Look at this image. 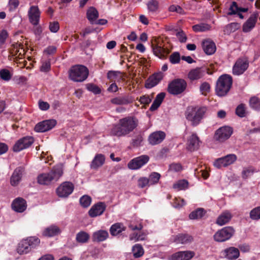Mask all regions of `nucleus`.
Wrapping results in <instances>:
<instances>
[{
  "instance_id": "f257e3e1",
  "label": "nucleus",
  "mask_w": 260,
  "mask_h": 260,
  "mask_svg": "<svg viewBox=\"0 0 260 260\" xmlns=\"http://www.w3.org/2000/svg\"><path fill=\"white\" fill-rule=\"evenodd\" d=\"M139 121L134 116H128L120 119L111 131V135L117 137L125 136L133 132L138 125Z\"/></svg>"
},
{
  "instance_id": "f03ea898",
  "label": "nucleus",
  "mask_w": 260,
  "mask_h": 260,
  "mask_svg": "<svg viewBox=\"0 0 260 260\" xmlns=\"http://www.w3.org/2000/svg\"><path fill=\"white\" fill-rule=\"evenodd\" d=\"M63 167L59 164L53 167L48 173L40 174L37 178L38 182L41 185H49L53 182H56L62 176Z\"/></svg>"
},
{
  "instance_id": "7ed1b4c3",
  "label": "nucleus",
  "mask_w": 260,
  "mask_h": 260,
  "mask_svg": "<svg viewBox=\"0 0 260 260\" xmlns=\"http://www.w3.org/2000/svg\"><path fill=\"white\" fill-rule=\"evenodd\" d=\"M206 109L205 107H190L186 112V119L191 122L192 126L198 125L204 116Z\"/></svg>"
},
{
  "instance_id": "20e7f679",
  "label": "nucleus",
  "mask_w": 260,
  "mask_h": 260,
  "mask_svg": "<svg viewBox=\"0 0 260 260\" xmlns=\"http://www.w3.org/2000/svg\"><path fill=\"white\" fill-rule=\"evenodd\" d=\"M232 78L228 75L221 76L218 79L216 86V92L219 96L225 95L232 85Z\"/></svg>"
},
{
  "instance_id": "39448f33",
  "label": "nucleus",
  "mask_w": 260,
  "mask_h": 260,
  "mask_svg": "<svg viewBox=\"0 0 260 260\" xmlns=\"http://www.w3.org/2000/svg\"><path fill=\"white\" fill-rule=\"evenodd\" d=\"M40 243V239L36 237H28L20 242L17 248V251L20 254L28 253L32 248L38 246Z\"/></svg>"
},
{
  "instance_id": "423d86ee",
  "label": "nucleus",
  "mask_w": 260,
  "mask_h": 260,
  "mask_svg": "<svg viewBox=\"0 0 260 260\" xmlns=\"http://www.w3.org/2000/svg\"><path fill=\"white\" fill-rule=\"evenodd\" d=\"M88 69L82 65H76L72 67L69 71L70 78L75 82H82L88 77Z\"/></svg>"
},
{
  "instance_id": "0eeeda50",
  "label": "nucleus",
  "mask_w": 260,
  "mask_h": 260,
  "mask_svg": "<svg viewBox=\"0 0 260 260\" xmlns=\"http://www.w3.org/2000/svg\"><path fill=\"white\" fill-rule=\"evenodd\" d=\"M235 233V230L233 227L225 226L218 230L214 235L213 239L217 242H223L230 239Z\"/></svg>"
},
{
  "instance_id": "6e6552de",
  "label": "nucleus",
  "mask_w": 260,
  "mask_h": 260,
  "mask_svg": "<svg viewBox=\"0 0 260 260\" xmlns=\"http://www.w3.org/2000/svg\"><path fill=\"white\" fill-rule=\"evenodd\" d=\"M187 83L183 79H176L170 82L168 87V91L173 95L182 93L186 88Z\"/></svg>"
},
{
  "instance_id": "1a4fd4ad",
  "label": "nucleus",
  "mask_w": 260,
  "mask_h": 260,
  "mask_svg": "<svg viewBox=\"0 0 260 260\" xmlns=\"http://www.w3.org/2000/svg\"><path fill=\"white\" fill-rule=\"evenodd\" d=\"M151 48L154 54L160 59H163L169 53L168 51L164 48L162 41L156 38L151 41Z\"/></svg>"
},
{
  "instance_id": "9d476101",
  "label": "nucleus",
  "mask_w": 260,
  "mask_h": 260,
  "mask_svg": "<svg viewBox=\"0 0 260 260\" xmlns=\"http://www.w3.org/2000/svg\"><path fill=\"white\" fill-rule=\"evenodd\" d=\"M34 139L32 137L26 136L17 140L13 147V151L15 152H20L29 147L34 143Z\"/></svg>"
},
{
  "instance_id": "9b49d317",
  "label": "nucleus",
  "mask_w": 260,
  "mask_h": 260,
  "mask_svg": "<svg viewBox=\"0 0 260 260\" xmlns=\"http://www.w3.org/2000/svg\"><path fill=\"white\" fill-rule=\"evenodd\" d=\"M249 67V61L245 57L238 58L233 67V74L239 76L243 74Z\"/></svg>"
},
{
  "instance_id": "f8f14e48",
  "label": "nucleus",
  "mask_w": 260,
  "mask_h": 260,
  "mask_svg": "<svg viewBox=\"0 0 260 260\" xmlns=\"http://www.w3.org/2000/svg\"><path fill=\"white\" fill-rule=\"evenodd\" d=\"M74 184L69 181L62 182L56 189V193L60 198H67L73 191Z\"/></svg>"
},
{
  "instance_id": "ddd939ff",
  "label": "nucleus",
  "mask_w": 260,
  "mask_h": 260,
  "mask_svg": "<svg viewBox=\"0 0 260 260\" xmlns=\"http://www.w3.org/2000/svg\"><path fill=\"white\" fill-rule=\"evenodd\" d=\"M233 133L231 127L225 126L218 128L215 132L214 139L219 142H224L228 140Z\"/></svg>"
},
{
  "instance_id": "4468645a",
  "label": "nucleus",
  "mask_w": 260,
  "mask_h": 260,
  "mask_svg": "<svg viewBox=\"0 0 260 260\" xmlns=\"http://www.w3.org/2000/svg\"><path fill=\"white\" fill-rule=\"evenodd\" d=\"M149 157L147 155H143L131 160L128 164V167L132 170L141 168L149 161Z\"/></svg>"
},
{
  "instance_id": "2eb2a0df",
  "label": "nucleus",
  "mask_w": 260,
  "mask_h": 260,
  "mask_svg": "<svg viewBox=\"0 0 260 260\" xmlns=\"http://www.w3.org/2000/svg\"><path fill=\"white\" fill-rule=\"evenodd\" d=\"M201 143L197 134L192 133L187 139L186 149L191 152L194 151L199 148Z\"/></svg>"
},
{
  "instance_id": "dca6fc26",
  "label": "nucleus",
  "mask_w": 260,
  "mask_h": 260,
  "mask_svg": "<svg viewBox=\"0 0 260 260\" xmlns=\"http://www.w3.org/2000/svg\"><path fill=\"white\" fill-rule=\"evenodd\" d=\"M56 124V121L53 119L45 120L36 124L35 130L37 132H45L52 129Z\"/></svg>"
},
{
  "instance_id": "f3484780",
  "label": "nucleus",
  "mask_w": 260,
  "mask_h": 260,
  "mask_svg": "<svg viewBox=\"0 0 260 260\" xmlns=\"http://www.w3.org/2000/svg\"><path fill=\"white\" fill-rule=\"evenodd\" d=\"M258 15L259 14L257 12H254L250 16L248 19L243 25L242 29L244 32H249L254 27Z\"/></svg>"
},
{
  "instance_id": "a211bd4d",
  "label": "nucleus",
  "mask_w": 260,
  "mask_h": 260,
  "mask_svg": "<svg viewBox=\"0 0 260 260\" xmlns=\"http://www.w3.org/2000/svg\"><path fill=\"white\" fill-rule=\"evenodd\" d=\"M164 74L161 72H158L153 74L150 76L146 80L145 87L151 88L156 86L162 79Z\"/></svg>"
},
{
  "instance_id": "6ab92c4d",
  "label": "nucleus",
  "mask_w": 260,
  "mask_h": 260,
  "mask_svg": "<svg viewBox=\"0 0 260 260\" xmlns=\"http://www.w3.org/2000/svg\"><path fill=\"white\" fill-rule=\"evenodd\" d=\"M24 171V169L22 167H17L14 170L10 178V184L11 185L16 186L19 183Z\"/></svg>"
},
{
  "instance_id": "aec40b11",
  "label": "nucleus",
  "mask_w": 260,
  "mask_h": 260,
  "mask_svg": "<svg viewBox=\"0 0 260 260\" xmlns=\"http://www.w3.org/2000/svg\"><path fill=\"white\" fill-rule=\"evenodd\" d=\"M29 21L34 25L38 24L40 16V12L37 6H31L28 12Z\"/></svg>"
},
{
  "instance_id": "412c9836",
  "label": "nucleus",
  "mask_w": 260,
  "mask_h": 260,
  "mask_svg": "<svg viewBox=\"0 0 260 260\" xmlns=\"http://www.w3.org/2000/svg\"><path fill=\"white\" fill-rule=\"evenodd\" d=\"M106 209L105 203L100 202L93 205L89 210V215L91 217H94L102 215Z\"/></svg>"
},
{
  "instance_id": "4be33fe9",
  "label": "nucleus",
  "mask_w": 260,
  "mask_h": 260,
  "mask_svg": "<svg viewBox=\"0 0 260 260\" xmlns=\"http://www.w3.org/2000/svg\"><path fill=\"white\" fill-rule=\"evenodd\" d=\"M166 134L161 131L152 133L148 138V141L151 145H154L161 143L165 138Z\"/></svg>"
},
{
  "instance_id": "5701e85b",
  "label": "nucleus",
  "mask_w": 260,
  "mask_h": 260,
  "mask_svg": "<svg viewBox=\"0 0 260 260\" xmlns=\"http://www.w3.org/2000/svg\"><path fill=\"white\" fill-rule=\"evenodd\" d=\"M26 202L21 198H18L15 199L12 204V209L17 212H23L26 209Z\"/></svg>"
},
{
  "instance_id": "b1692460",
  "label": "nucleus",
  "mask_w": 260,
  "mask_h": 260,
  "mask_svg": "<svg viewBox=\"0 0 260 260\" xmlns=\"http://www.w3.org/2000/svg\"><path fill=\"white\" fill-rule=\"evenodd\" d=\"M193 238L192 236L187 234H179L174 237L173 242L179 244H187L192 242Z\"/></svg>"
},
{
  "instance_id": "393cba45",
  "label": "nucleus",
  "mask_w": 260,
  "mask_h": 260,
  "mask_svg": "<svg viewBox=\"0 0 260 260\" xmlns=\"http://www.w3.org/2000/svg\"><path fill=\"white\" fill-rule=\"evenodd\" d=\"M233 215L230 211L225 210L222 212L217 217L216 223L220 226L227 224L231 220Z\"/></svg>"
},
{
  "instance_id": "a878e982",
  "label": "nucleus",
  "mask_w": 260,
  "mask_h": 260,
  "mask_svg": "<svg viewBox=\"0 0 260 260\" xmlns=\"http://www.w3.org/2000/svg\"><path fill=\"white\" fill-rule=\"evenodd\" d=\"M194 255V252L191 251H179L172 255V260H190Z\"/></svg>"
},
{
  "instance_id": "bb28decb",
  "label": "nucleus",
  "mask_w": 260,
  "mask_h": 260,
  "mask_svg": "<svg viewBox=\"0 0 260 260\" xmlns=\"http://www.w3.org/2000/svg\"><path fill=\"white\" fill-rule=\"evenodd\" d=\"M105 156L102 154H97L90 164V168L96 170L102 167L105 163Z\"/></svg>"
},
{
  "instance_id": "cd10ccee",
  "label": "nucleus",
  "mask_w": 260,
  "mask_h": 260,
  "mask_svg": "<svg viewBox=\"0 0 260 260\" xmlns=\"http://www.w3.org/2000/svg\"><path fill=\"white\" fill-rule=\"evenodd\" d=\"M202 47L206 54L211 55L216 51L215 43L210 40H206L202 42Z\"/></svg>"
},
{
  "instance_id": "c85d7f7f",
  "label": "nucleus",
  "mask_w": 260,
  "mask_h": 260,
  "mask_svg": "<svg viewBox=\"0 0 260 260\" xmlns=\"http://www.w3.org/2000/svg\"><path fill=\"white\" fill-rule=\"evenodd\" d=\"M109 237V234L107 231L99 230L94 232L92 238L93 242H100L106 240Z\"/></svg>"
},
{
  "instance_id": "c756f323",
  "label": "nucleus",
  "mask_w": 260,
  "mask_h": 260,
  "mask_svg": "<svg viewBox=\"0 0 260 260\" xmlns=\"http://www.w3.org/2000/svg\"><path fill=\"white\" fill-rule=\"evenodd\" d=\"M205 72L201 68L191 70L188 74V78L191 81L199 80L204 75Z\"/></svg>"
},
{
  "instance_id": "7c9ffc66",
  "label": "nucleus",
  "mask_w": 260,
  "mask_h": 260,
  "mask_svg": "<svg viewBox=\"0 0 260 260\" xmlns=\"http://www.w3.org/2000/svg\"><path fill=\"white\" fill-rule=\"evenodd\" d=\"M225 257L231 260L237 259L240 255L239 249L234 247H231L224 250Z\"/></svg>"
},
{
  "instance_id": "2f4dec72",
  "label": "nucleus",
  "mask_w": 260,
  "mask_h": 260,
  "mask_svg": "<svg viewBox=\"0 0 260 260\" xmlns=\"http://www.w3.org/2000/svg\"><path fill=\"white\" fill-rule=\"evenodd\" d=\"M126 228L121 223H116L113 224L110 229V232L111 235L115 236L124 231Z\"/></svg>"
},
{
  "instance_id": "473e14b6",
  "label": "nucleus",
  "mask_w": 260,
  "mask_h": 260,
  "mask_svg": "<svg viewBox=\"0 0 260 260\" xmlns=\"http://www.w3.org/2000/svg\"><path fill=\"white\" fill-rule=\"evenodd\" d=\"M60 233L59 228L54 225L50 226L46 228L43 233V235L46 237H53L59 234Z\"/></svg>"
},
{
  "instance_id": "72a5a7b5",
  "label": "nucleus",
  "mask_w": 260,
  "mask_h": 260,
  "mask_svg": "<svg viewBox=\"0 0 260 260\" xmlns=\"http://www.w3.org/2000/svg\"><path fill=\"white\" fill-rule=\"evenodd\" d=\"M111 102L115 105H127L132 102L128 96H118L111 99Z\"/></svg>"
},
{
  "instance_id": "f704fd0d",
  "label": "nucleus",
  "mask_w": 260,
  "mask_h": 260,
  "mask_svg": "<svg viewBox=\"0 0 260 260\" xmlns=\"http://www.w3.org/2000/svg\"><path fill=\"white\" fill-rule=\"evenodd\" d=\"M165 95L166 94L164 92H161L156 95L150 108L151 111H154L159 107L165 97Z\"/></svg>"
},
{
  "instance_id": "c9c22d12",
  "label": "nucleus",
  "mask_w": 260,
  "mask_h": 260,
  "mask_svg": "<svg viewBox=\"0 0 260 260\" xmlns=\"http://www.w3.org/2000/svg\"><path fill=\"white\" fill-rule=\"evenodd\" d=\"M90 238L88 233L84 231H80L76 234V240L79 243H86L88 242Z\"/></svg>"
},
{
  "instance_id": "e433bc0d",
  "label": "nucleus",
  "mask_w": 260,
  "mask_h": 260,
  "mask_svg": "<svg viewBox=\"0 0 260 260\" xmlns=\"http://www.w3.org/2000/svg\"><path fill=\"white\" fill-rule=\"evenodd\" d=\"M98 17L99 13L95 8L90 7L88 9L87 11V18L91 23L93 24Z\"/></svg>"
},
{
  "instance_id": "4c0bfd02",
  "label": "nucleus",
  "mask_w": 260,
  "mask_h": 260,
  "mask_svg": "<svg viewBox=\"0 0 260 260\" xmlns=\"http://www.w3.org/2000/svg\"><path fill=\"white\" fill-rule=\"evenodd\" d=\"M211 26L207 23H200L194 25L192 26V29L194 31L197 32H205L210 30Z\"/></svg>"
},
{
  "instance_id": "58836bf2",
  "label": "nucleus",
  "mask_w": 260,
  "mask_h": 260,
  "mask_svg": "<svg viewBox=\"0 0 260 260\" xmlns=\"http://www.w3.org/2000/svg\"><path fill=\"white\" fill-rule=\"evenodd\" d=\"M205 213L203 209L199 208L191 212L189 215V218L190 219H198L201 218L205 215Z\"/></svg>"
},
{
  "instance_id": "ea45409f",
  "label": "nucleus",
  "mask_w": 260,
  "mask_h": 260,
  "mask_svg": "<svg viewBox=\"0 0 260 260\" xmlns=\"http://www.w3.org/2000/svg\"><path fill=\"white\" fill-rule=\"evenodd\" d=\"M133 255L135 258L141 257L144 253L142 246L139 244H135L132 248Z\"/></svg>"
},
{
  "instance_id": "a19ab883",
  "label": "nucleus",
  "mask_w": 260,
  "mask_h": 260,
  "mask_svg": "<svg viewBox=\"0 0 260 260\" xmlns=\"http://www.w3.org/2000/svg\"><path fill=\"white\" fill-rule=\"evenodd\" d=\"M161 175L159 173L157 172L151 173L148 178L150 186L157 184L160 178Z\"/></svg>"
},
{
  "instance_id": "79ce46f5",
  "label": "nucleus",
  "mask_w": 260,
  "mask_h": 260,
  "mask_svg": "<svg viewBox=\"0 0 260 260\" xmlns=\"http://www.w3.org/2000/svg\"><path fill=\"white\" fill-rule=\"evenodd\" d=\"M236 114L241 118L245 117L247 114L245 105L243 104L239 105L236 109Z\"/></svg>"
},
{
  "instance_id": "37998d69",
  "label": "nucleus",
  "mask_w": 260,
  "mask_h": 260,
  "mask_svg": "<svg viewBox=\"0 0 260 260\" xmlns=\"http://www.w3.org/2000/svg\"><path fill=\"white\" fill-rule=\"evenodd\" d=\"M146 238V234L144 233H133L129 235L131 241H138L145 240Z\"/></svg>"
},
{
  "instance_id": "c03bdc74",
  "label": "nucleus",
  "mask_w": 260,
  "mask_h": 260,
  "mask_svg": "<svg viewBox=\"0 0 260 260\" xmlns=\"http://www.w3.org/2000/svg\"><path fill=\"white\" fill-rule=\"evenodd\" d=\"M12 74L7 69H3L0 70V78L5 81H8L12 78Z\"/></svg>"
},
{
  "instance_id": "a18cd8bd",
  "label": "nucleus",
  "mask_w": 260,
  "mask_h": 260,
  "mask_svg": "<svg viewBox=\"0 0 260 260\" xmlns=\"http://www.w3.org/2000/svg\"><path fill=\"white\" fill-rule=\"evenodd\" d=\"M210 84L207 82H204L200 86V91L202 95L206 96L210 92Z\"/></svg>"
},
{
  "instance_id": "49530a36",
  "label": "nucleus",
  "mask_w": 260,
  "mask_h": 260,
  "mask_svg": "<svg viewBox=\"0 0 260 260\" xmlns=\"http://www.w3.org/2000/svg\"><path fill=\"white\" fill-rule=\"evenodd\" d=\"M250 107L256 110H260V99L256 96L252 97L249 101Z\"/></svg>"
},
{
  "instance_id": "de8ad7c7",
  "label": "nucleus",
  "mask_w": 260,
  "mask_h": 260,
  "mask_svg": "<svg viewBox=\"0 0 260 260\" xmlns=\"http://www.w3.org/2000/svg\"><path fill=\"white\" fill-rule=\"evenodd\" d=\"M250 218L254 220L260 219V206L254 208L250 212Z\"/></svg>"
},
{
  "instance_id": "09e8293b",
  "label": "nucleus",
  "mask_w": 260,
  "mask_h": 260,
  "mask_svg": "<svg viewBox=\"0 0 260 260\" xmlns=\"http://www.w3.org/2000/svg\"><path fill=\"white\" fill-rule=\"evenodd\" d=\"M225 165L227 166L233 164L237 160V156L234 154H228L222 157Z\"/></svg>"
},
{
  "instance_id": "8fccbe9b",
  "label": "nucleus",
  "mask_w": 260,
  "mask_h": 260,
  "mask_svg": "<svg viewBox=\"0 0 260 260\" xmlns=\"http://www.w3.org/2000/svg\"><path fill=\"white\" fill-rule=\"evenodd\" d=\"M91 198L87 195H84L80 199V204L84 208H87L91 204Z\"/></svg>"
},
{
  "instance_id": "3c124183",
  "label": "nucleus",
  "mask_w": 260,
  "mask_h": 260,
  "mask_svg": "<svg viewBox=\"0 0 260 260\" xmlns=\"http://www.w3.org/2000/svg\"><path fill=\"white\" fill-rule=\"evenodd\" d=\"M239 27V25L237 23H231L227 25L224 30L225 33H231L237 30Z\"/></svg>"
},
{
  "instance_id": "603ef678",
  "label": "nucleus",
  "mask_w": 260,
  "mask_h": 260,
  "mask_svg": "<svg viewBox=\"0 0 260 260\" xmlns=\"http://www.w3.org/2000/svg\"><path fill=\"white\" fill-rule=\"evenodd\" d=\"M188 186V182L185 180H180L177 183L173 185V188L178 190H182L186 188Z\"/></svg>"
},
{
  "instance_id": "864d4df0",
  "label": "nucleus",
  "mask_w": 260,
  "mask_h": 260,
  "mask_svg": "<svg viewBox=\"0 0 260 260\" xmlns=\"http://www.w3.org/2000/svg\"><path fill=\"white\" fill-rule=\"evenodd\" d=\"M169 60L172 64L178 63L180 60V55L178 52L173 53L169 57Z\"/></svg>"
},
{
  "instance_id": "5fc2aeb1",
  "label": "nucleus",
  "mask_w": 260,
  "mask_h": 260,
  "mask_svg": "<svg viewBox=\"0 0 260 260\" xmlns=\"http://www.w3.org/2000/svg\"><path fill=\"white\" fill-rule=\"evenodd\" d=\"M147 8L149 11L155 12L158 8V3L156 1L151 0L148 3Z\"/></svg>"
},
{
  "instance_id": "6e6d98bb",
  "label": "nucleus",
  "mask_w": 260,
  "mask_h": 260,
  "mask_svg": "<svg viewBox=\"0 0 260 260\" xmlns=\"http://www.w3.org/2000/svg\"><path fill=\"white\" fill-rule=\"evenodd\" d=\"M86 88L89 91L92 92L94 94H99L101 91L100 88L98 86L92 83L86 84Z\"/></svg>"
},
{
  "instance_id": "4d7b16f0",
  "label": "nucleus",
  "mask_w": 260,
  "mask_h": 260,
  "mask_svg": "<svg viewBox=\"0 0 260 260\" xmlns=\"http://www.w3.org/2000/svg\"><path fill=\"white\" fill-rule=\"evenodd\" d=\"M138 185L140 188H143L147 186H150L148 178L146 177H141L138 180Z\"/></svg>"
},
{
  "instance_id": "13d9d810",
  "label": "nucleus",
  "mask_w": 260,
  "mask_h": 260,
  "mask_svg": "<svg viewBox=\"0 0 260 260\" xmlns=\"http://www.w3.org/2000/svg\"><path fill=\"white\" fill-rule=\"evenodd\" d=\"M9 37L8 31L5 29H3L0 31V46L4 45L6 40Z\"/></svg>"
},
{
  "instance_id": "bf43d9fd",
  "label": "nucleus",
  "mask_w": 260,
  "mask_h": 260,
  "mask_svg": "<svg viewBox=\"0 0 260 260\" xmlns=\"http://www.w3.org/2000/svg\"><path fill=\"white\" fill-rule=\"evenodd\" d=\"M186 204L185 201L180 198H176L173 203V206L175 208H180Z\"/></svg>"
},
{
  "instance_id": "052dcab7",
  "label": "nucleus",
  "mask_w": 260,
  "mask_h": 260,
  "mask_svg": "<svg viewBox=\"0 0 260 260\" xmlns=\"http://www.w3.org/2000/svg\"><path fill=\"white\" fill-rule=\"evenodd\" d=\"M229 11H230L228 13V14L229 15L235 14L239 12V8L237 6V3L236 2H233L232 3L229 8Z\"/></svg>"
},
{
  "instance_id": "680f3d73",
  "label": "nucleus",
  "mask_w": 260,
  "mask_h": 260,
  "mask_svg": "<svg viewBox=\"0 0 260 260\" xmlns=\"http://www.w3.org/2000/svg\"><path fill=\"white\" fill-rule=\"evenodd\" d=\"M253 173V170L251 168H244L242 172V176L244 179H246L251 176Z\"/></svg>"
},
{
  "instance_id": "e2e57ef3",
  "label": "nucleus",
  "mask_w": 260,
  "mask_h": 260,
  "mask_svg": "<svg viewBox=\"0 0 260 260\" xmlns=\"http://www.w3.org/2000/svg\"><path fill=\"white\" fill-rule=\"evenodd\" d=\"M214 166L218 169L226 167L222 157L216 159L214 162Z\"/></svg>"
},
{
  "instance_id": "0e129e2a",
  "label": "nucleus",
  "mask_w": 260,
  "mask_h": 260,
  "mask_svg": "<svg viewBox=\"0 0 260 260\" xmlns=\"http://www.w3.org/2000/svg\"><path fill=\"white\" fill-rule=\"evenodd\" d=\"M169 10L171 12H176L180 14H184L183 9L178 5H172L169 7Z\"/></svg>"
},
{
  "instance_id": "69168bd1",
  "label": "nucleus",
  "mask_w": 260,
  "mask_h": 260,
  "mask_svg": "<svg viewBox=\"0 0 260 260\" xmlns=\"http://www.w3.org/2000/svg\"><path fill=\"white\" fill-rule=\"evenodd\" d=\"M59 29V23L57 21L50 22L49 24V29L52 32H56Z\"/></svg>"
},
{
  "instance_id": "338daca9",
  "label": "nucleus",
  "mask_w": 260,
  "mask_h": 260,
  "mask_svg": "<svg viewBox=\"0 0 260 260\" xmlns=\"http://www.w3.org/2000/svg\"><path fill=\"white\" fill-rule=\"evenodd\" d=\"M176 36L181 43H185L187 40V37L184 32L180 30L177 32Z\"/></svg>"
},
{
  "instance_id": "774afa93",
  "label": "nucleus",
  "mask_w": 260,
  "mask_h": 260,
  "mask_svg": "<svg viewBox=\"0 0 260 260\" xmlns=\"http://www.w3.org/2000/svg\"><path fill=\"white\" fill-rule=\"evenodd\" d=\"M182 168L180 164L173 163L170 165L169 170L172 172H179L182 170Z\"/></svg>"
}]
</instances>
